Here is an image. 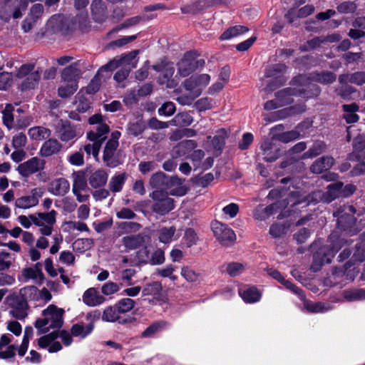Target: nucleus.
Listing matches in <instances>:
<instances>
[{
    "instance_id": "obj_3",
    "label": "nucleus",
    "mask_w": 365,
    "mask_h": 365,
    "mask_svg": "<svg viewBox=\"0 0 365 365\" xmlns=\"http://www.w3.org/2000/svg\"><path fill=\"white\" fill-rule=\"evenodd\" d=\"M355 212L356 210L353 205H344L334 213V215L337 217L338 227L350 235H355L359 232L358 228L356 227V219L354 217Z\"/></svg>"
},
{
    "instance_id": "obj_14",
    "label": "nucleus",
    "mask_w": 365,
    "mask_h": 365,
    "mask_svg": "<svg viewBox=\"0 0 365 365\" xmlns=\"http://www.w3.org/2000/svg\"><path fill=\"white\" fill-rule=\"evenodd\" d=\"M63 310L57 308L55 305L51 304L43 310L42 314L46 319H48L49 327L60 328L63 324Z\"/></svg>"
},
{
    "instance_id": "obj_63",
    "label": "nucleus",
    "mask_w": 365,
    "mask_h": 365,
    "mask_svg": "<svg viewBox=\"0 0 365 365\" xmlns=\"http://www.w3.org/2000/svg\"><path fill=\"white\" fill-rule=\"evenodd\" d=\"M118 314L115 306L108 307L104 310L102 319L107 322H115L119 318Z\"/></svg>"
},
{
    "instance_id": "obj_8",
    "label": "nucleus",
    "mask_w": 365,
    "mask_h": 365,
    "mask_svg": "<svg viewBox=\"0 0 365 365\" xmlns=\"http://www.w3.org/2000/svg\"><path fill=\"white\" fill-rule=\"evenodd\" d=\"M210 76L207 73L195 74L186 78L182 83L184 89L200 96L202 90L209 84Z\"/></svg>"
},
{
    "instance_id": "obj_17",
    "label": "nucleus",
    "mask_w": 365,
    "mask_h": 365,
    "mask_svg": "<svg viewBox=\"0 0 365 365\" xmlns=\"http://www.w3.org/2000/svg\"><path fill=\"white\" fill-rule=\"evenodd\" d=\"M263 158L267 162H273L281 155L280 150L269 139H264L261 144Z\"/></svg>"
},
{
    "instance_id": "obj_28",
    "label": "nucleus",
    "mask_w": 365,
    "mask_h": 365,
    "mask_svg": "<svg viewBox=\"0 0 365 365\" xmlns=\"http://www.w3.org/2000/svg\"><path fill=\"white\" fill-rule=\"evenodd\" d=\"M73 178V192H88L89 187L87 185L85 172L79 170L72 174Z\"/></svg>"
},
{
    "instance_id": "obj_41",
    "label": "nucleus",
    "mask_w": 365,
    "mask_h": 365,
    "mask_svg": "<svg viewBox=\"0 0 365 365\" xmlns=\"http://www.w3.org/2000/svg\"><path fill=\"white\" fill-rule=\"evenodd\" d=\"M246 263L237 262H229L225 265V272L232 277L241 274L246 268Z\"/></svg>"
},
{
    "instance_id": "obj_10",
    "label": "nucleus",
    "mask_w": 365,
    "mask_h": 365,
    "mask_svg": "<svg viewBox=\"0 0 365 365\" xmlns=\"http://www.w3.org/2000/svg\"><path fill=\"white\" fill-rule=\"evenodd\" d=\"M55 133L63 142H68L74 139L78 135L77 126L73 125L70 121L61 119L54 127Z\"/></svg>"
},
{
    "instance_id": "obj_46",
    "label": "nucleus",
    "mask_w": 365,
    "mask_h": 365,
    "mask_svg": "<svg viewBox=\"0 0 365 365\" xmlns=\"http://www.w3.org/2000/svg\"><path fill=\"white\" fill-rule=\"evenodd\" d=\"M298 89L300 91V93H299V96L303 98L317 97L321 93V88L316 84H309L306 88H298Z\"/></svg>"
},
{
    "instance_id": "obj_62",
    "label": "nucleus",
    "mask_w": 365,
    "mask_h": 365,
    "mask_svg": "<svg viewBox=\"0 0 365 365\" xmlns=\"http://www.w3.org/2000/svg\"><path fill=\"white\" fill-rule=\"evenodd\" d=\"M175 232V228L174 227H163L159 231V240L163 243H168L171 241L174 234Z\"/></svg>"
},
{
    "instance_id": "obj_45",
    "label": "nucleus",
    "mask_w": 365,
    "mask_h": 365,
    "mask_svg": "<svg viewBox=\"0 0 365 365\" xmlns=\"http://www.w3.org/2000/svg\"><path fill=\"white\" fill-rule=\"evenodd\" d=\"M300 136V133L296 130L284 132L279 134H275L273 136L274 139H276L283 143H288L293 141Z\"/></svg>"
},
{
    "instance_id": "obj_19",
    "label": "nucleus",
    "mask_w": 365,
    "mask_h": 365,
    "mask_svg": "<svg viewBox=\"0 0 365 365\" xmlns=\"http://www.w3.org/2000/svg\"><path fill=\"white\" fill-rule=\"evenodd\" d=\"M70 190L68 181L59 178L52 180L48 185V190L56 196H64Z\"/></svg>"
},
{
    "instance_id": "obj_38",
    "label": "nucleus",
    "mask_w": 365,
    "mask_h": 365,
    "mask_svg": "<svg viewBox=\"0 0 365 365\" xmlns=\"http://www.w3.org/2000/svg\"><path fill=\"white\" fill-rule=\"evenodd\" d=\"M293 188L294 190H290L288 195L289 200L291 202L293 201L294 205L300 204L302 202L306 203L307 205L313 204V202H309L308 200H305L307 197H308L310 194L305 195V193L302 190H300L299 187H295L294 185Z\"/></svg>"
},
{
    "instance_id": "obj_51",
    "label": "nucleus",
    "mask_w": 365,
    "mask_h": 365,
    "mask_svg": "<svg viewBox=\"0 0 365 365\" xmlns=\"http://www.w3.org/2000/svg\"><path fill=\"white\" fill-rule=\"evenodd\" d=\"M38 289L35 286H28L20 289L19 297L21 300H24L28 303L29 300L35 299L37 295Z\"/></svg>"
},
{
    "instance_id": "obj_5",
    "label": "nucleus",
    "mask_w": 365,
    "mask_h": 365,
    "mask_svg": "<svg viewBox=\"0 0 365 365\" xmlns=\"http://www.w3.org/2000/svg\"><path fill=\"white\" fill-rule=\"evenodd\" d=\"M16 76L24 79L21 83V89L26 91L35 88L40 80L41 73L40 71L35 70L34 63H26L19 68Z\"/></svg>"
},
{
    "instance_id": "obj_32",
    "label": "nucleus",
    "mask_w": 365,
    "mask_h": 365,
    "mask_svg": "<svg viewBox=\"0 0 365 365\" xmlns=\"http://www.w3.org/2000/svg\"><path fill=\"white\" fill-rule=\"evenodd\" d=\"M138 54V51L135 50L132 51L130 53L122 56L119 58V61L120 62V66L129 71H131L133 68H135L138 63L137 56Z\"/></svg>"
},
{
    "instance_id": "obj_49",
    "label": "nucleus",
    "mask_w": 365,
    "mask_h": 365,
    "mask_svg": "<svg viewBox=\"0 0 365 365\" xmlns=\"http://www.w3.org/2000/svg\"><path fill=\"white\" fill-rule=\"evenodd\" d=\"M117 227L123 233H131L139 231L142 225L135 222H120L117 223Z\"/></svg>"
},
{
    "instance_id": "obj_24",
    "label": "nucleus",
    "mask_w": 365,
    "mask_h": 365,
    "mask_svg": "<svg viewBox=\"0 0 365 365\" xmlns=\"http://www.w3.org/2000/svg\"><path fill=\"white\" fill-rule=\"evenodd\" d=\"M93 19L96 22H103L107 18L106 6L102 0H94L91 5Z\"/></svg>"
},
{
    "instance_id": "obj_39",
    "label": "nucleus",
    "mask_w": 365,
    "mask_h": 365,
    "mask_svg": "<svg viewBox=\"0 0 365 365\" xmlns=\"http://www.w3.org/2000/svg\"><path fill=\"white\" fill-rule=\"evenodd\" d=\"M349 260H352L355 266L365 261V240H361L355 245L353 256Z\"/></svg>"
},
{
    "instance_id": "obj_42",
    "label": "nucleus",
    "mask_w": 365,
    "mask_h": 365,
    "mask_svg": "<svg viewBox=\"0 0 365 365\" xmlns=\"http://www.w3.org/2000/svg\"><path fill=\"white\" fill-rule=\"evenodd\" d=\"M127 175L125 173L113 176L109 182V189L113 192H118L122 188L125 183Z\"/></svg>"
},
{
    "instance_id": "obj_6",
    "label": "nucleus",
    "mask_w": 365,
    "mask_h": 365,
    "mask_svg": "<svg viewBox=\"0 0 365 365\" xmlns=\"http://www.w3.org/2000/svg\"><path fill=\"white\" fill-rule=\"evenodd\" d=\"M153 202L151 210L160 215H165L174 208V200L168 193L162 190H156L150 194Z\"/></svg>"
},
{
    "instance_id": "obj_50",
    "label": "nucleus",
    "mask_w": 365,
    "mask_h": 365,
    "mask_svg": "<svg viewBox=\"0 0 365 365\" xmlns=\"http://www.w3.org/2000/svg\"><path fill=\"white\" fill-rule=\"evenodd\" d=\"M227 3V0H197L195 3V8L197 11H202L212 6Z\"/></svg>"
},
{
    "instance_id": "obj_52",
    "label": "nucleus",
    "mask_w": 365,
    "mask_h": 365,
    "mask_svg": "<svg viewBox=\"0 0 365 365\" xmlns=\"http://www.w3.org/2000/svg\"><path fill=\"white\" fill-rule=\"evenodd\" d=\"M287 69V66L284 63H276L269 66L265 71V77L271 78L284 73Z\"/></svg>"
},
{
    "instance_id": "obj_26",
    "label": "nucleus",
    "mask_w": 365,
    "mask_h": 365,
    "mask_svg": "<svg viewBox=\"0 0 365 365\" xmlns=\"http://www.w3.org/2000/svg\"><path fill=\"white\" fill-rule=\"evenodd\" d=\"M62 147L57 139L49 138L43 143L40 150V155L42 157H49L58 153L62 149Z\"/></svg>"
},
{
    "instance_id": "obj_44",
    "label": "nucleus",
    "mask_w": 365,
    "mask_h": 365,
    "mask_svg": "<svg viewBox=\"0 0 365 365\" xmlns=\"http://www.w3.org/2000/svg\"><path fill=\"white\" fill-rule=\"evenodd\" d=\"M305 110L304 106H292L279 110L274 111L277 120L286 118L293 114L302 113Z\"/></svg>"
},
{
    "instance_id": "obj_47",
    "label": "nucleus",
    "mask_w": 365,
    "mask_h": 365,
    "mask_svg": "<svg viewBox=\"0 0 365 365\" xmlns=\"http://www.w3.org/2000/svg\"><path fill=\"white\" fill-rule=\"evenodd\" d=\"M14 107L11 104H6L4 109L2 110V120L4 124L9 128L11 129L14 124V115L13 111Z\"/></svg>"
},
{
    "instance_id": "obj_34",
    "label": "nucleus",
    "mask_w": 365,
    "mask_h": 365,
    "mask_svg": "<svg viewBox=\"0 0 365 365\" xmlns=\"http://www.w3.org/2000/svg\"><path fill=\"white\" fill-rule=\"evenodd\" d=\"M193 122L192 116L187 112H181L175 115L170 120L171 125L177 127H186L192 124Z\"/></svg>"
},
{
    "instance_id": "obj_12",
    "label": "nucleus",
    "mask_w": 365,
    "mask_h": 365,
    "mask_svg": "<svg viewBox=\"0 0 365 365\" xmlns=\"http://www.w3.org/2000/svg\"><path fill=\"white\" fill-rule=\"evenodd\" d=\"M111 143L106 144L103 149V161L104 164L109 168H115L123 163V158L120 151H117L118 147Z\"/></svg>"
},
{
    "instance_id": "obj_16",
    "label": "nucleus",
    "mask_w": 365,
    "mask_h": 365,
    "mask_svg": "<svg viewBox=\"0 0 365 365\" xmlns=\"http://www.w3.org/2000/svg\"><path fill=\"white\" fill-rule=\"evenodd\" d=\"M154 17H155V16H154V15H151L150 16H147V15H143V16H136L129 18V19H126L123 23L115 26L114 29H113L109 32H108L106 35L105 38L110 39L113 37V34H116L119 31H120L123 29H126V28H128L130 26H135V25L138 24L141 21H145V20H148L150 19H153Z\"/></svg>"
},
{
    "instance_id": "obj_21",
    "label": "nucleus",
    "mask_w": 365,
    "mask_h": 365,
    "mask_svg": "<svg viewBox=\"0 0 365 365\" xmlns=\"http://www.w3.org/2000/svg\"><path fill=\"white\" fill-rule=\"evenodd\" d=\"M145 242V235L142 233L127 235L121 239L122 245L126 250H136L143 246Z\"/></svg>"
},
{
    "instance_id": "obj_48",
    "label": "nucleus",
    "mask_w": 365,
    "mask_h": 365,
    "mask_svg": "<svg viewBox=\"0 0 365 365\" xmlns=\"http://www.w3.org/2000/svg\"><path fill=\"white\" fill-rule=\"evenodd\" d=\"M17 347L14 344H0V358L8 359L16 355Z\"/></svg>"
},
{
    "instance_id": "obj_36",
    "label": "nucleus",
    "mask_w": 365,
    "mask_h": 365,
    "mask_svg": "<svg viewBox=\"0 0 365 365\" xmlns=\"http://www.w3.org/2000/svg\"><path fill=\"white\" fill-rule=\"evenodd\" d=\"M326 147L327 145L324 142L317 140L314 143L312 146L303 154L302 158L306 159L317 157L324 152Z\"/></svg>"
},
{
    "instance_id": "obj_2",
    "label": "nucleus",
    "mask_w": 365,
    "mask_h": 365,
    "mask_svg": "<svg viewBox=\"0 0 365 365\" xmlns=\"http://www.w3.org/2000/svg\"><path fill=\"white\" fill-rule=\"evenodd\" d=\"M359 272L358 266L352 260H348L343 266L334 267L327 280L331 286L337 285L345 280L354 281Z\"/></svg>"
},
{
    "instance_id": "obj_60",
    "label": "nucleus",
    "mask_w": 365,
    "mask_h": 365,
    "mask_svg": "<svg viewBox=\"0 0 365 365\" xmlns=\"http://www.w3.org/2000/svg\"><path fill=\"white\" fill-rule=\"evenodd\" d=\"M162 285L159 282H153L148 284L143 289L142 294L143 296L156 295L158 294L162 290Z\"/></svg>"
},
{
    "instance_id": "obj_22",
    "label": "nucleus",
    "mask_w": 365,
    "mask_h": 365,
    "mask_svg": "<svg viewBox=\"0 0 365 365\" xmlns=\"http://www.w3.org/2000/svg\"><path fill=\"white\" fill-rule=\"evenodd\" d=\"M109 126L106 123H98L87 133V138L91 141L101 142V144H102L107 138L106 135L109 133Z\"/></svg>"
},
{
    "instance_id": "obj_58",
    "label": "nucleus",
    "mask_w": 365,
    "mask_h": 365,
    "mask_svg": "<svg viewBox=\"0 0 365 365\" xmlns=\"http://www.w3.org/2000/svg\"><path fill=\"white\" fill-rule=\"evenodd\" d=\"M344 296L349 301H355L365 299V290L356 289L344 291Z\"/></svg>"
},
{
    "instance_id": "obj_53",
    "label": "nucleus",
    "mask_w": 365,
    "mask_h": 365,
    "mask_svg": "<svg viewBox=\"0 0 365 365\" xmlns=\"http://www.w3.org/2000/svg\"><path fill=\"white\" fill-rule=\"evenodd\" d=\"M93 328V326L91 324H88L86 327L82 324H76L72 327L71 331L73 336L85 337L91 333Z\"/></svg>"
},
{
    "instance_id": "obj_9",
    "label": "nucleus",
    "mask_w": 365,
    "mask_h": 365,
    "mask_svg": "<svg viewBox=\"0 0 365 365\" xmlns=\"http://www.w3.org/2000/svg\"><path fill=\"white\" fill-rule=\"evenodd\" d=\"M212 230L216 239L222 245L227 246L234 243L236 240L233 230L220 222H213L212 223Z\"/></svg>"
},
{
    "instance_id": "obj_25",
    "label": "nucleus",
    "mask_w": 365,
    "mask_h": 365,
    "mask_svg": "<svg viewBox=\"0 0 365 365\" xmlns=\"http://www.w3.org/2000/svg\"><path fill=\"white\" fill-rule=\"evenodd\" d=\"M81 76V71L78 63H75L65 68L61 73V78L66 83H76Z\"/></svg>"
},
{
    "instance_id": "obj_4",
    "label": "nucleus",
    "mask_w": 365,
    "mask_h": 365,
    "mask_svg": "<svg viewBox=\"0 0 365 365\" xmlns=\"http://www.w3.org/2000/svg\"><path fill=\"white\" fill-rule=\"evenodd\" d=\"M198 56L199 54L195 51L186 52L177 63L178 74L185 78L198 68L203 67L205 61L204 59H198Z\"/></svg>"
},
{
    "instance_id": "obj_13",
    "label": "nucleus",
    "mask_w": 365,
    "mask_h": 365,
    "mask_svg": "<svg viewBox=\"0 0 365 365\" xmlns=\"http://www.w3.org/2000/svg\"><path fill=\"white\" fill-rule=\"evenodd\" d=\"M6 299L8 300L11 301L9 303L11 307V309L10 310L9 313L13 317L19 320H22L27 317V310L29 309V304L26 301L21 300L17 296L11 297H6Z\"/></svg>"
},
{
    "instance_id": "obj_31",
    "label": "nucleus",
    "mask_w": 365,
    "mask_h": 365,
    "mask_svg": "<svg viewBox=\"0 0 365 365\" xmlns=\"http://www.w3.org/2000/svg\"><path fill=\"white\" fill-rule=\"evenodd\" d=\"M3 9L7 15L14 19L20 18L21 16V11H23L19 4V0H7L4 3Z\"/></svg>"
},
{
    "instance_id": "obj_64",
    "label": "nucleus",
    "mask_w": 365,
    "mask_h": 365,
    "mask_svg": "<svg viewBox=\"0 0 365 365\" xmlns=\"http://www.w3.org/2000/svg\"><path fill=\"white\" fill-rule=\"evenodd\" d=\"M44 12V7L40 3L34 4L29 10V16L32 19L37 21L40 18H41Z\"/></svg>"
},
{
    "instance_id": "obj_23",
    "label": "nucleus",
    "mask_w": 365,
    "mask_h": 365,
    "mask_svg": "<svg viewBox=\"0 0 365 365\" xmlns=\"http://www.w3.org/2000/svg\"><path fill=\"white\" fill-rule=\"evenodd\" d=\"M56 212L51 210L49 212H38L36 215H30V220L37 226H43L45 223L53 225L56 222Z\"/></svg>"
},
{
    "instance_id": "obj_27",
    "label": "nucleus",
    "mask_w": 365,
    "mask_h": 365,
    "mask_svg": "<svg viewBox=\"0 0 365 365\" xmlns=\"http://www.w3.org/2000/svg\"><path fill=\"white\" fill-rule=\"evenodd\" d=\"M309 81L317 82L322 84H331L336 79V76L331 71H324L322 72H312L309 75Z\"/></svg>"
},
{
    "instance_id": "obj_43",
    "label": "nucleus",
    "mask_w": 365,
    "mask_h": 365,
    "mask_svg": "<svg viewBox=\"0 0 365 365\" xmlns=\"http://www.w3.org/2000/svg\"><path fill=\"white\" fill-rule=\"evenodd\" d=\"M240 296L247 303H255L259 300L261 294L255 287H250L240 292Z\"/></svg>"
},
{
    "instance_id": "obj_37",
    "label": "nucleus",
    "mask_w": 365,
    "mask_h": 365,
    "mask_svg": "<svg viewBox=\"0 0 365 365\" xmlns=\"http://www.w3.org/2000/svg\"><path fill=\"white\" fill-rule=\"evenodd\" d=\"M248 31L249 29L246 26L240 25L234 26L225 30L220 36V38L221 40H228L240 34H245Z\"/></svg>"
},
{
    "instance_id": "obj_7",
    "label": "nucleus",
    "mask_w": 365,
    "mask_h": 365,
    "mask_svg": "<svg viewBox=\"0 0 365 365\" xmlns=\"http://www.w3.org/2000/svg\"><path fill=\"white\" fill-rule=\"evenodd\" d=\"M343 182H337L328 185L327 190H316L312 192L307 198L309 202L316 204L319 202H330L337 197H341Z\"/></svg>"
},
{
    "instance_id": "obj_11",
    "label": "nucleus",
    "mask_w": 365,
    "mask_h": 365,
    "mask_svg": "<svg viewBox=\"0 0 365 365\" xmlns=\"http://www.w3.org/2000/svg\"><path fill=\"white\" fill-rule=\"evenodd\" d=\"M46 161L38 157H33L19 165L17 170L23 177H29L32 174L41 171L45 168Z\"/></svg>"
},
{
    "instance_id": "obj_40",
    "label": "nucleus",
    "mask_w": 365,
    "mask_h": 365,
    "mask_svg": "<svg viewBox=\"0 0 365 365\" xmlns=\"http://www.w3.org/2000/svg\"><path fill=\"white\" fill-rule=\"evenodd\" d=\"M29 134L32 139L43 140L51 136V131L48 128L38 126L30 128Z\"/></svg>"
},
{
    "instance_id": "obj_57",
    "label": "nucleus",
    "mask_w": 365,
    "mask_h": 365,
    "mask_svg": "<svg viewBox=\"0 0 365 365\" xmlns=\"http://www.w3.org/2000/svg\"><path fill=\"white\" fill-rule=\"evenodd\" d=\"M182 277L189 282H197L199 279L200 274L197 273L187 266H184L181 269L180 272Z\"/></svg>"
},
{
    "instance_id": "obj_29",
    "label": "nucleus",
    "mask_w": 365,
    "mask_h": 365,
    "mask_svg": "<svg viewBox=\"0 0 365 365\" xmlns=\"http://www.w3.org/2000/svg\"><path fill=\"white\" fill-rule=\"evenodd\" d=\"M105 298L100 295L95 288L87 289L83 296V302L88 306L94 307L102 304Z\"/></svg>"
},
{
    "instance_id": "obj_18",
    "label": "nucleus",
    "mask_w": 365,
    "mask_h": 365,
    "mask_svg": "<svg viewBox=\"0 0 365 365\" xmlns=\"http://www.w3.org/2000/svg\"><path fill=\"white\" fill-rule=\"evenodd\" d=\"M299 93H300V91L297 87H288L275 93V97L279 106L282 107L292 103L294 101L293 97L299 96Z\"/></svg>"
},
{
    "instance_id": "obj_56",
    "label": "nucleus",
    "mask_w": 365,
    "mask_h": 365,
    "mask_svg": "<svg viewBox=\"0 0 365 365\" xmlns=\"http://www.w3.org/2000/svg\"><path fill=\"white\" fill-rule=\"evenodd\" d=\"M336 9L341 14H353L357 9V5L355 1H345L339 4Z\"/></svg>"
},
{
    "instance_id": "obj_1",
    "label": "nucleus",
    "mask_w": 365,
    "mask_h": 365,
    "mask_svg": "<svg viewBox=\"0 0 365 365\" xmlns=\"http://www.w3.org/2000/svg\"><path fill=\"white\" fill-rule=\"evenodd\" d=\"M153 188L170 190L172 195L182 196L187 192V187L182 185V180L177 176H168L163 172L153 174L149 182Z\"/></svg>"
},
{
    "instance_id": "obj_20",
    "label": "nucleus",
    "mask_w": 365,
    "mask_h": 365,
    "mask_svg": "<svg viewBox=\"0 0 365 365\" xmlns=\"http://www.w3.org/2000/svg\"><path fill=\"white\" fill-rule=\"evenodd\" d=\"M335 160L331 156H322L317 159L310 166L309 170L314 174H321L329 170Z\"/></svg>"
},
{
    "instance_id": "obj_54",
    "label": "nucleus",
    "mask_w": 365,
    "mask_h": 365,
    "mask_svg": "<svg viewBox=\"0 0 365 365\" xmlns=\"http://www.w3.org/2000/svg\"><path fill=\"white\" fill-rule=\"evenodd\" d=\"M167 323L164 321H158L153 323L150 326H149L143 333L142 336L143 337H149L159 331L162 330L165 326Z\"/></svg>"
},
{
    "instance_id": "obj_33",
    "label": "nucleus",
    "mask_w": 365,
    "mask_h": 365,
    "mask_svg": "<svg viewBox=\"0 0 365 365\" xmlns=\"http://www.w3.org/2000/svg\"><path fill=\"white\" fill-rule=\"evenodd\" d=\"M197 143L193 140H186L180 142L174 148L175 157L187 155L197 147Z\"/></svg>"
},
{
    "instance_id": "obj_59",
    "label": "nucleus",
    "mask_w": 365,
    "mask_h": 365,
    "mask_svg": "<svg viewBox=\"0 0 365 365\" xmlns=\"http://www.w3.org/2000/svg\"><path fill=\"white\" fill-rule=\"evenodd\" d=\"M135 301L130 298L120 299L115 305L119 313H125L130 311L135 306Z\"/></svg>"
},
{
    "instance_id": "obj_55",
    "label": "nucleus",
    "mask_w": 365,
    "mask_h": 365,
    "mask_svg": "<svg viewBox=\"0 0 365 365\" xmlns=\"http://www.w3.org/2000/svg\"><path fill=\"white\" fill-rule=\"evenodd\" d=\"M66 86H60L58 89V96L61 98H68L72 96L78 88V83H66Z\"/></svg>"
},
{
    "instance_id": "obj_15",
    "label": "nucleus",
    "mask_w": 365,
    "mask_h": 365,
    "mask_svg": "<svg viewBox=\"0 0 365 365\" xmlns=\"http://www.w3.org/2000/svg\"><path fill=\"white\" fill-rule=\"evenodd\" d=\"M43 191L41 188H34L31 190V195L23 196L16 200L15 206L21 209H28L38 204V197H41Z\"/></svg>"
},
{
    "instance_id": "obj_61",
    "label": "nucleus",
    "mask_w": 365,
    "mask_h": 365,
    "mask_svg": "<svg viewBox=\"0 0 365 365\" xmlns=\"http://www.w3.org/2000/svg\"><path fill=\"white\" fill-rule=\"evenodd\" d=\"M356 91V89L349 85H343L335 88L334 92L336 96L343 99H348L351 95Z\"/></svg>"
},
{
    "instance_id": "obj_35",
    "label": "nucleus",
    "mask_w": 365,
    "mask_h": 365,
    "mask_svg": "<svg viewBox=\"0 0 365 365\" xmlns=\"http://www.w3.org/2000/svg\"><path fill=\"white\" fill-rule=\"evenodd\" d=\"M335 254L329 246H324L314 255V258L315 260L319 259L321 264H329Z\"/></svg>"
},
{
    "instance_id": "obj_30",
    "label": "nucleus",
    "mask_w": 365,
    "mask_h": 365,
    "mask_svg": "<svg viewBox=\"0 0 365 365\" xmlns=\"http://www.w3.org/2000/svg\"><path fill=\"white\" fill-rule=\"evenodd\" d=\"M108 180V173L103 169H99L92 173L89 178L88 182L90 185L93 188L101 187L105 185Z\"/></svg>"
}]
</instances>
